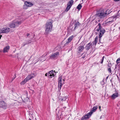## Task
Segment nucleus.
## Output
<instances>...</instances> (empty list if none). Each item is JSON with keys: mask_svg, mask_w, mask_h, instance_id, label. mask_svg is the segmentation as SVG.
Returning a JSON list of instances; mask_svg holds the SVG:
<instances>
[{"mask_svg": "<svg viewBox=\"0 0 120 120\" xmlns=\"http://www.w3.org/2000/svg\"><path fill=\"white\" fill-rule=\"evenodd\" d=\"M85 116L87 118V119H89V117H88V115H87V114L85 115V116Z\"/></svg>", "mask_w": 120, "mask_h": 120, "instance_id": "obj_36", "label": "nucleus"}, {"mask_svg": "<svg viewBox=\"0 0 120 120\" xmlns=\"http://www.w3.org/2000/svg\"><path fill=\"white\" fill-rule=\"evenodd\" d=\"M92 81H93L94 83H95L97 82L94 79H93Z\"/></svg>", "mask_w": 120, "mask_h": 120, "instance_id": "obj_38", "label": "nucleus"}, {"mask_svg": "<svg viewBox=\"0 0 120 120\" xmlns=\"http://www.w3.org/2000/svg\"><path fill=\"white\" fill-rule=\"evenodd\" d=\"M52 22H48L46 23L45 24V34H48L49 32L51 31L52 26Z\"/></svg>", "mask_w": 120, "mask_h": 120, "instance_id": "obj_2", "label": "nucleus"}, {"mask_svg": "<svg viewBox=\"0 0 120 120\" xmlns=\"http://www.w3.org/2000/svg\"><path fill=\"white\" fill-rule=\"evenodd\" d=\"M25 4H26L27 7H30L33 5V4L27 1L25 2Z\"/></svg>", "mask_w": 120, "mask_h": 120, "instance_id": "obj_16", "label": "nucleus"}, {"mask_svg": "<svg viewBox=\"0 0 120 120\" xmlns=\"http://www.w3.org/2000/svg\"><path fill=\"white\" fill-rule=\"evenodd\" d=\"M30 35V34L29 33H27L26 35V36L27 37H28Z\"/></svg>", "mask_w": 120, "mask_h": 120, "instance_id": "obj_40", "label": "nucleus"}, {"mask_svg": "<svg viewBox=\"0 0 120 120\" xmlns=\"http://www.w3.org/2000/svg\"><path fill=\"white\" fill-rule=\"evenodd\" d=\"M113 22V20H112L111 21H109L107 22L106 23V24L108 26L111 23Z\"/></svg>", "mask_w": 120, "mask_h": 120, "instance_id": "obj_22", "label": "nucleus"}, {"mask_svg": "<svg viewBox=\"0 0 120 120\" xmlns=\"http://www.w3.org/2000/svg\"><path fill=\"white\" fill-rule=\"evenodd\" d=\"M83 1V0H82V1Z\"/></svg>", "mask_w": 120, "mask_h": 120, "instance_id": "obj_47", "label": "nucleus"}, {"mask_svg": "<svg viewBox=\"0 0 120 120\" xmlns=\"http://www.w3.org/2000/svg\"><path fill=\"white\" fill-rule=\"evenodd\" d=\"M2 36L1 35H0V39L1 38V37H2Z\"/></svg>", "mask_w": 120, "mask_h": 120, "instance_id": "obj_43", "label": "nucleus"}, {"mask_svg": "<svg viewBox=\"0 0 120 120\" xmlns=\"http://www.w3.org/2000/svg\"><path fill=\"white\" fill-rule=\"evenodd\" d=\"M27 7L26 4H24L23 6V9H26L27 8Z\"/></svg>", "mask_w": 120, "mask_h": 120, "instance_id": "obj_28", "label": "nucleus"}, {"mask_svg": "<svg viewBox=\"0 0 120 120\" xmlns=\"http://www.w3.org/2000/svg\"><path fill=\"white\" fill-rule=\"evenodd\" d=\"M108 77H109V76H107L106 77V79H107V78H108Z\"/></svg>", "mask_w": 120, "mask_h": 120, "instance_id": "obj_42", "label": "nucleus"}, {"mask_svg": "<svg viewBox=\"0 0 120 120\" xmlns=\"http://www.w3.org/2000/svg\"><path fill=\"white\" fill-rule=\"evenodd\" d=\"M98 108L97 106L94 107L92 109L91 111L93 112H95Z\"/></svg>", "mask_w": 120, "mask_h": 120, "instance_id": "obj_21", "label": "nucleus"}, {"mask_svg": "<svg viewBox=\"0 0 120 120\" xmlns=\"http://www.w3.org/2000/svg\"><path fill=\"white\" fill-rule=\"evenodd\" d=\"M92 47V44L90 42L86 45V49L87 51L89 50L90 48Z\"/></svg>", "mask_w": 120, "mask_h": 120, "instance_id": "obj_14", "label": "nucleus"}, {"mask_svg": "<svg viewBox=\"0 0 120 120\" xmlns=\"http://www.w3.org/2000/svg\"><path fill=\"white\" fill-rule=\"evenodd\" d=\"M74 1L73 0H71L69 1L65 10L67 12L70 9Z\"/></svg>", "mask_w": 120, "mask_h": 120, "instance_id": "obj_6", "label": "nucleus"}, {"mask_svg": "<svg viewBox=\"0 0 120 120\" xmlns=\"http://www.w3.org/2000/svg\"><path fill=\"white\" fill-rule=\"evenodd\" d=\"M66 99V97H64L63 99H62L61 101H65Z\"/></svg>", "mask_w": 120, "mask_h": 120, "instance_id": "obj_33", "label": "nucleus"}, {"mask_svg": "<svg viewBox=\"0 0 120 120\" xmlns=\"http://www.w3.org/2000/svg\"><path fill=\"white\" fill-rule=\"evenodd\" d=\"M29 120H31V119H30V118Z\"/></svg>", "mask_w": 120, "mask_h": 120, "instance_id": "obj_45", "label": "nucleus"}, {"mask_svg": "<svg viewBox=\"0 0 120 120\" xmlns=\"http://www.w3.org/2000/svg\"><path fill=\"white\" fill-rule=\"evenodd\" d=\"M0 109L1 108L5 109L6 105V103L4 102V101L1 102L0 103Z\"/></svg>", "mask_w": 120, "mask_h": 120, "instance_id": "obj_12", "label": "nucleus"}, {"mask_svg": "<svg viewBox=\"0 0 120 120\" xmlns=\"http://www.w3.org/2000/svg\"><path fill=\"white\" fill-rule=\"evenodd\" d=\"M10 31V28L8 27L3 28L1 30V33H8Z\"/></svg>", "mask_w": 120, "mask_h": 120, "instance_id": "obj_8", "label": "nucleus"}, {"mask_svg": "<svg viewBox=\"0 0 120 120\" xmlns=\"http://www.w3.org/2000/svg\"><path fill=\"white\" fill-rule=\"evenodd\" d=\"M104 56H103L102 58V59H101V64H102L103 63V60H104Z\"/></svg>", "mask_w": 120, "mask_h": 120, "instance_id": "obj_31", "label": "nucleus"}, {"mask_svg": "<svg viewBox=\"0 0 120 120\" xmlns=\"http://www.w3.org/2000/svg\"><path fill=\"white\" fill-rule=\"evenodd\" d=\"M87 118L86 117L84 116H82L81 119V120H87Z\"/></svg>", "mask_w": 120, "mask_h": 120, "instance_id": "obj_29", "label": "nucleus"}, {"mask_svg": "<svg viewBox=\"0 0 120 120\" xmlns=\"http://www.w3.org/2000/svg\"><path fill=\"white\" fill-rule=\"evenodd\" d=\"M99 17L100 18H102L103 17H104L105 16V15H98Z\"/></svg>", "mask_w": 120, "mask_h": 120, "instance_id": "obj_37", "label": "nucleus"}, {"mask_svg": "<svg viewBox=\"0 0 120 120\" xmlns=\"http://www.w3.org/2000/svg\"><path fill=\"white\" fill-rule=\"evenodd\" d=\"M26 78L24 79L23 81H22L20 82V84L21 85H23L27 81H26Z\"/></svg>", "mask_w": 120, "mask_h": 120, "instance_id": "obj_23", "label": "nucleus"}, {"mask_svg": "<svg viewBox=\"0 0 120 120\" xmlns=\"http://www.w3.org/2000/svg\"><path fill=\"white\" fill-rule=\"evenodd\" d=\"M82 7V6L81 5V4H79L77 7V8L79 10H80Z\"/></svg>", "mask_w": 120, "mask_h": 120, "instance_id": "obj_24", "label": "nucleus"}, {"mask_svg": "<svg viewBox=\"0 0 120 120\" xmlns=\"http://www.w3.org/2000/svg\"><path fill=\"white\" fill-rule=\"evenodd\" d=\"M98 36H97L95 38V40L94 41L92 42L93 45H95V46L96 45V44L98 40Z\"/></svg>", "mask_w": 120, "mask_h": 120, "instance_id": "obj_17", "label": "nucleus"}, {"mask_svg": "<svg viewBox=\"0 0 120 120\" xmlns=\"http://www.w3.org/2000/svg\"><path fill=\"white\" fill-rule=\"evenodd\" d=\"M84 48L83 45H80L77 48V50L78 51V52L79 53L82 52V51Z\"/></svg>", "mask_w": 120, "mask_h": 120, "instance_id": "obj_13", "label": "nucleus"}, {"mask_svg": "<svg viewBox=\"0 0 120 120\" xmlns=\"http://www.w3.org/2000/svg\"><path fill=\"white\" fill-rule=\"evenodd\" d=\"M62 76L60 77L58 79V88L59 90H60L61 86H62Z\"/></svg>", "mask_w": 120, "mask_h": 120, "instance_id": "obj_7", "label": "nucleus"}, {"mask_svg": "<svg viewBox=\"0 0 120 120\" xmlns=\"http://www.w3.org/2000/svg\"><path fill=\"white\" fill-rule=\"evenodd\" d=\"M74 36L73 35H72L69 37L68 39V41L64 45L66 46L69 43H70L73 39L74 38Z\"/></svg>", "mask_w": 120, "mask_h": 120, "instance_id": "obj_10", "label": "nucleus"}, {"mask_svg": "<svg viewBox=\"0 0 120 120\" xmlns=\"http://www.w3.org/2000/svg\"><path fill=\"white\" fill-rule=\"evenodd\" d=\"M81 24L79 22H77L75 23V27L74 30H73L72 29L71 30L72 31H74L75 30L77 29L78 27L80 26Z\"/></svg>", "mask_w": 120, "mask_h": 120, "instance_id": "obj_11", "label": "nucleus"}, {"mask_svg": "<svg viewBox=\"0 0 120 120\" xmlns=\"http://www.w3.org/2000/svg\"><path fill=\"white\" fill-rule=\"evenodd\" d=\"M33 77V76L31 75H30L26 77V81H28L29 80H30Z\"/></svg>", "mask_w": 120, "mask_h": 120, "instance_id": "obj_19", "label": "nucleus"}, {"mask_svg": "<svg viewBox=\"0 0 120 120\" xmlns=\"http://www.w3.org/2000/svg\"><path fill=\"white\" fill-rule=\"evenodd\" d=\"M104 81V79H103V82Z\"/></svg>", "mask_w": 120, "mask_h": 120, "instance_id": "obj_44", "label": "nucleus"}, {"mask_svg": "<svg viewBox=\"0 0 120 120\" xmlns=\"http://www.w3.org/2000/svg\"><path fill=\"white\" fill-rule=\"evenodd\" d=\"M32 41L30 40H29L27 41V42L25 43H24L23 44V46H24L25 45L29 44V43H31Z\"/></svg>", "mask_w": 120, "mask_h": 120, "instance_id": "obj_20", "label": "nucleus"}, {"mask_svg": "<svg viewBox=\"0 0 120 120\" xmlns=\"http://www.w3.org/2000/svg\"><path fill=\"white\" fill-rule=\"evenodd\" d=\"M115 1H119L120 0H114Z\"/></svg>", "mask_w": 120, "mask_h": 120, "instance_id": "obj_41", "label": "nucleus"}, {"mask_svg": "<svg viewBox=\"0 0 120 120\" xmlns=\"http://www.w3.org/2000/svg\"><path fill=\"white\" fill-rule=\"evenodd\" d=\"M120 58H118L116 61V63L117 64H118L120 63Z\"/></svg>", "mask_w": 120, "mask_h": 120, "instance_id": "obj_27", "label": "nucleus"}, {"mask_svg": "<svg viewBox=\"0 0 120 120\" xmlns=\"http://www.w3.org/2000/svg\"><path fill=\"white\" fill-rule=\"evenodd\" d=\"M119 95L118 92L116 91V93L113 94L111 96V98L112 100L116 98L119 96Z\"/></svg>", "mask_w": 120, "mask_h": 120, "instance_id": "obj_9", "label": "nucleus"}, {"mask_svg": "<svg viewBox=\"0 0 120 120\" xmlns=\"http://www.w3.org/2000/svg\"><path fill=\"white\" fill-rule=\"evenodd\" d=\"M101 25V24L100 23H99L98 25L97 26L95 29L97 32H99V41L101 40V38L102 37L104 34L105 32V30L104 29L102 28Z\"/></svg>", "mask_w": 120, "mask_h": 120, "instance_id": "obj_1", "label": "nucleus"}, {"mask_svg": "<svg viewBox=\"0 0 120 120\" xmlns=\"http://www.w3.org/2000/svg\"><path fill=\"white\" fill-rule=\"evenodd\" d=\"M54 71L53 70H51L49 71V72L50 74L52 75V74H53V73Z\"/></svg>", "mask_w": 120, "mask_h": 120, "instance_id": "obj_30", "label": "nucleus"}, {"mask_svg": "<svg viewBox=\"0 0 120 120\" xmlns=\"http://www.w3.org/2000/svg\"><path fill=\"white\" fill-rule=\"evenodd\" d=\"M117 15H113V16H112V17H111V18H113V19H114V18H115L116 19H115V20L116 19V17H117Z\"/></svg>", "mask_w": 120, "mask_h": 120, "instance_id": "obj_34", "label": "nucleus"}, {"mask_svg": "<svg viewBox=\"0 0 120 120\" xmlns=\"http://www.w3.org/2000/svg\"><path fill=\"white\" fill-rule=\"evenodd\" d=\"M10 47L9 46H7L5 47L3 50V52H8V51Z\"/></svg>", "mask_w": 120, "mask_h": 120, "instance_id": "obj_18", "label": "nucleus"}, {"mask_svg": "<svg viewBox=\"0 0 120 120\" xmlns=\"http://www.w3.org/2000/svg\"><path fill=\"white\" fill-rule=\"evenodd\" d=\"M107 68H111V63H108L107 65Z\"/></svg>", "mask_w": 120, "mask_h": 120, "instance_id": "obj_25", "label": "nucleus"}, {"mask_svg": "<svg viewBox=\"0 0 120 120\" xmlns=\"http://www.w3.org/2000/svg\"><path fill=\"white\" fill-rule=\"evenodd\" d=\"M45 75V76H48V77L50 78H52L54 76V74H53L52 75L50 74L49 72L48 73H46Z\"/></svg>", "mask_w": 120, "mask_h": 120, "instance_id": "obj_15", "label": "nucleus"}, {"mask_svg": "<svg viewBox=\"0 0 120 120\" xmlns=\"http://www.w3.org/2000/svg\"><path fill=\"white\" fill-rule=\"evenodd\" d=\"M108 71L109 73H111V68H108Z\"/></svg>", "mask_w": 120, "mask_h": 120, "instance_id": "obj_32", "label": "nucleus"}, {"mask_svg": "<svg viewBox=\"0 0 120 120\" xmlns=\"http://www.w3.org/2000/svg\"><path fill=\"white\" fill-rule=\"evenodd\" d=\"M64 81L65 80H64V79H63V80Z\"/></svg>", "mask_w": 120, "mask_h": 120, "instance_id": "obj_46", "label": "nucleus"}, {"mask_svg": "<svg viewBox=\"0 0 120 120\" xmlns=\"http://www.w3.org/2000/svg\"><path fill=\"white\" fill-rule=\"evenodd\" d=\"M108 11V10H105L102 9H100L97 12L96 15H105L107 14L108 15L109 13H107Z\"/></svg>", "mask_w": 120, "mask_h": 120, "instance_id": "obj_4", "label": "nucleus"}, {"mask_svg": "<svg viewBox=\"0 0 120 120\" xmlns=\"http://www.w3.org/2000/svg\"><path fill=\"white\" fill-rule=\"evenodd\" d=\"M16 74H14V77L12 78V81H13V80L15 78V77H16Z\"/></svg>", "mask_w": 120, "mask_h": 120, "instance_id": "obj_35", "label": "nucleus"}, {"mask_svg": "<svg viewBox=\"0 0 120 120\" xmlns=\"http://www.w3.org/2000/svg\"><path fill=\"white\" fill-rule=\"evenodd\" d=\"M93 113V112H92L91 111H90V112L89 113H87V114L88 115V116H90L92 115V114Z\"/></svg>", "mask_w": 120, "mask_h": 120, "instance_id": "obj_26", "label": "nucleus"}, {"mask_svg": "<svg viewBox=\"0 0 120 120\" xmlns=\"http://www.w3.org/2000/svg\"><path fill=\"white\" fill-rule=\"evenodd\" d=\"M101 106H99V109H100V111H101Z\"/></svg>", "mask_w": 120, "mask_h": 120, "instance_id": "obj_39", "label": "nucleus"}, {"mask_svg": "<svg viewBox=\"0 0 120 120\" xmlns=\"http://www.w3.org/2000/svg\"><path fill=\"white\" fill-rule=\"evenodd\" d=\"M59 53L58 52H57L55 53H53L49 56V58L52 59H57L59 56Z\"/></svg>", "mask_w": 120, "mask_h": 120, "instance_id": "obj_5", "label": "nucleus"}, {"mask_svg": "<svg viewBox=\"0 0 120 120\" xmlns=\"http://www.w3.org/2000/svg\"><path fill=\"white\" fill-rule=\"evenodd\" d=\"M22 23L21 21H16L15 22L13 21V22L9 25V27L11 28H15L18 26Z\"/></svg>", "mask_w": 120, "mask_h": 120, "instance_id": "obj_3", "label": "nucleus"}]
</instances>
